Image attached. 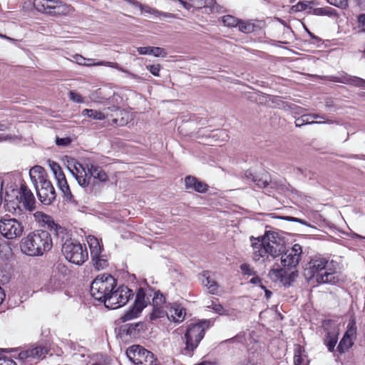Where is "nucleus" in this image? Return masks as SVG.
<instances>
[{
	"instance_id": "ddd939ff",
	"label": "nucleus",
	"mask_w": 365,
	"mask_h": 365,
	"mask_svg": "<svg viewBox=\"0 0 365 365\" xmlns=\"http://www.w3.org/2000/svg\"><path fill=\"white\" fill-rule=\"evenodd\" d=\"M68 170L76 180L78 184L87 192L91 193L94 190V182H91V178H88V170L82 164L75 162L73 168Z\"/></svg>"
},
{
	"instance_id": "3c124183",
	"label": "nucleus",
	"mask_w": 365,
	"mask_h": 365,
	"mask_svg": "<svg viewBox=\"0 0 365 365\" xmlns=\"http://www.w3.org/2000/svg\"><path fill=\"white\" fill-rule=\"evenodd\" d=\"M197 344H185V347L182 351V354L187 356H191L192 352L197 348Z\"/></svg>"
},
{
	"instance_id": "f257e3e1",
	"label": "nucleus",
	"mask_w": 365,
	"mask_h": 365,
	"mask_svg": "<svg viewBox=\"0 0 365 365\" xmlns=\"http://www.w3.org/2000/svg\"><path fill=\"white\" fill-rule=\"evenodd\" d=\"M252 258L255 262L264 261L269 256L275 258L285 251L284 241L275 232H267L264 236L250 237Z\"/></svg>"
},
{
	"instance_id": "8fccbe9b",
	"label": "nucleus",
	"mask_w": 365,
	"mask_h": 365,
	"mask_svg": "<svg viewBox=\"0 0 365 365\" xmlns=\"http://www.w3.org/2000/svg\"><path fill=\"white\" fill-rule=\"evenodd\" d=\"M34 216L36 219L38 220H41L44 223L50 224L51 222V217L50 216L41 212H36L34 214Z\"/></svg>"
},
{
	"instance_id": "9d476101",
	"label": "nucleus",
	"mask_w": 365,
	"mask_h": 365,
	"mask_svg": "<svg viewBox=\"0 0 365 365\" xmlns=\"http://www.w3.org/2000/svg\"><path fill=\"white\" fill-rule=\"evenodd\" d=\"M49 165L56 180L57 186L63 194L65 200L68 202L76 205L77 202L70 190L66 176L59 165L53 161H50Z\"/></svg>"
},
{
	"instance_id": "e2e57ef3",
	"label": "nucleus",
	"mask_w": 365,
	"mask_h": 365,
	"mask_svg": "<svg viewBox=\"0 0 365 365\" xmlns=\"http://www.w3.org/2000/svg\"><path fill=\"white\" fill-rule=\"evenodd\" d=\"M327 344V349L329 351H331V352L336 351V348H335L336 344Z\"/></svg>"
},
{
	"instance_id": "c03bdc74",
	"label": "nucleus",
	"mask_w": 365,
	"mask_h": 365,
	"mask_svg": "<svg viewBox=\"0 0 365 365\" xmlns=\"http://www.w3.org/2000/svg\"><path fill=\"white\" fill-rule=\"evenodd\" d=\"M240 269L243 274H247L249 276L255 274V271L254 270L253 267H252L249 264H242L240 265Z\"/></svg>"
},
{
	"instance_id": "2eb2a0df",
	"label": "nucleus",
	"mask_w": 365,
	"mask_h": 365,
	"mask_svg": "<svg viewBox=\"0 0 365 365\" xmlns=\"http://www.w3.org/2000/svg\"><path fill=\"white\" fill-rule=\"evenodd\" d=\"M210 326V321L204 320L190 324L185 333L186 342H200L205 334V329Z\"/></svg>"
},
{
	"instance_id": "774afa93",
	"label": "nucleus",
	"mask_w": 365,
	"mask_h": 365,
	"mask_svg": "<svg viewBox=\"0 0 365 365\" xmlns=\"http://www.w3.org/2000/svg\"><path fill=\"white\" fill-rule=\"evenodd\" d=\"M213 309H215V311L216 312H218V313H221V312L223 311V307L220 304H215V307H213Z\"/></svg>"
},
{
	"instance_id": "6ab92c4d",
	"label": "nucleus",
	"mask_w": 365,
	"mask_h": 365,
	"mask_svg": "<svg viewBox=\"0 0 365 365\" xmlns=\"http://www.w3.org/2000/svg\"><path fill=\"white\" fill-rule=\"evenodd\" d=\"M19 195H20V202H22L26 210L29 211L34 210L36 202L34 195L26 185H21Z\"/></svg>"
},
{
	"instance_id": "423d86ee",
	"label": "nucleus",
	"mask_w": 365,
	"mask_h": 365,
	"mask_svg": "<svg viewBox=\"0 0 365 365\" xmlns=\"http://www.w3.org/2000/svg\"><path fill=\"white\" fill-rule=\"evenodd\" d=\"M61 252L69 262L76 265H82L88 259L86 245L81 244L76 240H66L62 245Z\"/></svg>"
},
{
	"instance_id": "6e6d98bb",
	"label": "nucleus",
	"mask_w": 365,
	"mask_h": 365,
	"mask_svg": "<svg viewBox=\"0 0 365 365\" xmlns=\"http://www.w3.org/2000/svg\"><path fill=\"white\" fill-rule=\"evenodd\" d=\"M147 69L155 76H159V73L160 71V66L159 64L157 65H150L147 66Z\"/></svg>"
},
{
	"instance_id": "5fc2aeb1",
	"label": "nucleus",
	"mask_w": 365,
	"mask_h": 365,
	"mask_svg": "<svg viewBox=\"0 0 365 365\" xmlns=\"http://www.w3.org/2000/svg\"><path fill=\"white\" fill-rule=\"evenodd\" d=\"M352 345L353 344H338L336 346V351L339 354H341L344 353L346 351L349 350Z\"/></svg>"
},
{
	"instance_id": "4c0bfd02",
	"label": "nucleus",
	"mask_w": 365,
	"mask_h": 365,
	"mask_svg": "<svg viewBox=\"0 0 365 365\" xmlns=\"http://www.w3.org/2000/svg\"><path fill=\"white\" fill-rule=\"evenodd\" d=\"M222 22L225 26L235 27L237 26V24H239V19H236L233 16L226 15L222 17Z\"/></svg>"
},
{
	"instance_id": "4d7b16f0",
	"label": "nucleus",
	"mask_w": 365,
	"mask_h": 365,
	"mask_svg": "<svg viewBox=\"0 0 365 365\" xmlns=\"http://www.w3.org/2000/svg\"><path fill=\"white\" fill-rule=\"evenodd\" d=\"M31 355H32V351H31V350L29 349L19 352V359L21 361H24L29 358H32Z\"/></svg>"
},
{
	"instance_id": "a211bd4d",
	"label": "nucleus",
	"mask_w": 365,
	"mask_h": 365,
	"mask_svg": "<svg viewBox=\"0 0 365 365\" xmlns=\"http://www.w3.org/2000/svg\"><path fill=\"white\" fill-rule=\"evenodd\" d=\"M1 182H4V185L5 186L4 200L11 202L14 198H18L19 190L14 180V177L11 175H7L1 180Z\"/></svg>"
},
{
	"instance_id": "ea45409f",
	"label": "nucleus",
	"mask_w": 365,
	"mask_h": 365,
	"mask_svg": "<svg viewBox=\"0 0 365 365\" xmlns=\"http://www.w3.org/2000/svg\"><path fill=\"white\" fill-rule=\"evenodd\" d=\"M297 170L298 173L302 175L305 178H308L309 180H314L317 178V173L307 168L303 169L298 168Z\"/></svg>"
},
{
	"instance_id": "c85d7f7f",
	"label": "nucleus",
	"mask_w": 365,
	"mask_h": 365,
	"mask_svg": "<svg viewBox=\"0 0 365 365\" xmlns=\"http://www.w3.org/2000/svg\"><path fill=\"white\" fill-rule=\"evenodd\" d=\"M314 123L331 124V123H333V121L331 120H329V119H327V120H324V121H314V120H312L311 114L303 115L302 117L296 119V120H295V124H296L297 127H301L303 125L314 124Z\"/></svg>"
},
{
	"instance_id": "4468645a",
	"label": "nucleus",
	"mask_w": 365,
	"mask_h": 365,
	"mask_svg": "<svg viewBox=\"0 0 365 365\" xmlns=\"http://www.w3.org/2000/svg\"><path fill=\"white\" fill-rule=\"evenodd\" d=\"M34 7L39 12L59 14L66 13L68 9L59 0H34Z\"/></svg>"
},
{
	"instance_id": "c9c22d12",
	"label": "nucleus",
	"mask_w": 365,
	"mask_h": 365,
	"mask_svg": "<svg viewBox=\"0 0 365 365\" xmlns=\"http://www.w3.org/2000/svg\"><path fill=\"white\" fill-rule=\"evenodd\" d=\"M153 307H163L165 302L164 296L159 292H154L151 297Z\"/></svg>"
},
{
	"instance_id": "f8f14e48",
	"label": "nucleus",
	"mask_w": 365,
	"mask_h": 365,
	"mask_svg": "<svg viewBox=\"0 0 365 365\" xmlns=\"http://www.w3.org/2000/svg\"><path fill=\"white\" fill-rule=\"evenodd\" d=\"M281 257V265L288 271L296 270L302 255V247L299 244H294L291 249L284 252Z\"/></svg>"
},
{
	"instance_id": "cd10ccee",
	"label": "nucleus",
	"mask_w": 365,
	"mask_h": 365,
	"mask_svg": "<svg viewBox=\"0 0 365 365\" xmlns=\"http://www.w3.org/2000/svg\"><path fill=\"white\" fill-rule=\"evenodd\" d=\"M88 244L91 250V256L92 260L95 259V257H99L101 254V247L98 240L94 236H88L87 239Z\"/></svg>"
},
{
	"instance_id": "412c9836",
	"label": "nucleus",
	"mask_w": 365,
	"mask_h": 365,
	"mask_svg": "<svg viewBox=\"0 0 365 365\" xmlns=\"http://www.w3.org/2000/svg\"><path fill=\"white\" fill-rule=\"evenodd\" d=\"M115 112L119 110V108L117 106H112L104 108L103 111H99L94 109H84L82 110V115L87 116L94 120H104L108 115V111Z\"/></svg>"
},
{
	"instance_id": "de8ad7c7",
	"label": "nucleus",
	"mask_w": 365,
	"mask_h": 365,
	"mask_svg": "<svg viewBox=\"0 0 365 365\" xmlns=\"http://www.w3.org/2000/svg\"><path fill=\"white\" fill-rule=\"evenodd\" d=\"M74 58H75L76 63L79 65H83V66H94L93 63H87V61H93V59H91V58H86L81 55H76L74 57Z\"/></svg>"
},
{
	"instance_id": "f03ea898",
	"label": "nucleus",
	"mask_w": 365,
	"mask_h": 365,
	"mask_svg": "<svg viewBox=\"0 0 365 365\" xmlns=\"http://www.w3.org/2000/svg\"><path fill=\"white\" fill-rule=\"evenodd\" d=\"M337 264L325 258L312 259L304 269V276L308 280H315L318 284H335L339 281Z\"/></svg>"
},
{
	"instance_id": "39448f33",
	"label": "nucleus",
	"mask_w": 365,
	"mask_h": 365,
	"mask_svg": "<svg viewBox=\"0 0 365 365\" xmlns=\"http://www.w3.org/2000/svg\"><path fill=\"white\" fill-rule=\"evenodd\" d=\"M115 287L116 280L110 274L98 275L91 283V294L96 300L105 304Z\"/></svg>"
},
{
	"instance_id": "a18cd8bd",
	"label": "nucleus",
	"mask_w": 365,
	"mask_h": 365,
	"mask_svg": "<svg viewBox=\"0 0 365 365\" xmlns=\"http://www.w3.org/2000/svg\"><path fill=\"white\" fill-rule=\"evenodd\" d=\"M68 98L71 101L75 103H81L83 102V98L82 96L79 93L73 91H71L68 93Z\"/></svg>"
},
{
	"instance_id": "9b49d317",
	"label": "nucleus",
	"mask_w": 365,
	"mask_h": 365,
	"mask_svg": "<svg viewBox=\"0 0 365 365\" xmlns=\"http://www.w3.org/2000/svg\"><path fill=\"white\" fill-rule=\"evenodd\" d=\"M68 269L62 264H58L54 267L51 278L44 285V289L48 293L61 290L63 285V278L67 274Z\"/></svg>"
},
{
	"instance_id": "b1692460",
	"label": "nucleus",
	"mask_w": 365,
	"mask_h": 365,
	"mask_svg": "<svg viewBox=\"0 0 365 365\" xmlns=\"http://www.w3.org/2000/svg\"><path fill=\"white\" fill-rule=\"evenodd\" d=\"M294 363V365H309V364L307 351L304 346H302L300 344L295 345Z\"/></svg>"
},
{
	"instance_id": "58836bf2",
	"label": "nucleus",
	"mask_w": 365,
	"mask_h": 365,
	"mask_svg": "<svg viewBox=\"0 0 365 365\" xmlns=\"http://www.w3.org/2000/svg\"><path fill=\"white\" fill-rule=\"evenodd\" d=\"M356 29L358 32L365 33V14H361L357 16Z\"/></svg>"
},
{
	"instance_id": "c756f323",
	"label": "nucleus",
	"mask_w": 365,
	"mask_h": 365,
	"mask_svg": "<svg viewBox=\"0 0 365 365\" xmlns=\"http://www.w3.org/2000/svg\"><path fill=\"white\" fill-rule=\"evenodd\" d=\"M185 316V310L180 306H175L170 309L168 318H172L173 322L179 323L183 321Z\"/></svg>"
},
{
	"instance_id": "72a5a7b5",
	"label": "nucleus",
	"mask_w": 365,
	"mask_h": 365,
	"mask_svg": "<svg viewBox=\"0 0 365 365\" xmlns=\"http://www.w3.org/2000/svg\"><path fill=\"white\" fill-rule=\"evenodd\" d=\"M239 30L241 32L249 34L255 30V24L250 21H242L239 19V24H237Z\"/></svg>"
},
{
	"instance_id": "bf43d9fd",
	"label": "nucleus",
	"mask_w": 365,
	"mask_h": 365,
	"mask_svg": "<svg viewBox=\"0 0 365 365\" xmlns=\"http://www.w3.org/2000/svg\"><path fill=\"white\" fill-rule=\"evenodd\" d=\"M314 14L317 15H324L327 14V11L324 8H317L314 9Z\"/></svg>"
},
{
	"instance_id": "69168bd1",
	"label": "nucleus",
	"mask_w": 365,
	"mask_h": 365,
	"mask_svg": "<svg viewBox=\"0 0 365 365\" xmlns=\"http://www.w3.org/2000/svg\"><path fill=\"white\" fill-rule=\"evenodd\" d=\"M311 116L312 120H314V119H324V120H327L324 115H320L318 114H311Z\"/></svg>"
},
{
	"instance_id": "bb28decb",
	"label": "nucleus",
	"mask_w": 365,
	"mask_h": 365,
	"mask_svg": "<svg viewBox=\"0 0 365 365\" xmlns=\"http://www.w3.org/2000/svg\"><path fill=\"white\" fill-rule=\"evenodd\" d=\"M356 336V327L354 319L349 320L346 331L339 342H352Z\"/></svg>"
},
{
	"instance_id": "09e8293b",
	"label": "nucleus",
	"mask_w": 365,
	"mask_h": 365,
	"mask_svg": "<svg viewBox=\"0 0 365 365\" xmlns=\"http://www.w3.org/2000/svg\"><path fill=\"white\" fill-rule=\"evenodd\" d=\"M0 365H16V364L11 357L3 354L0 356Z\"/></svg>"
},
{
	"instance_id": "2f4dec72",
	"label": "nucleus",
	"mask_w": 365,
	"mask_h": 365,
	"mask_svg": "<svg viewBox=\"0 0 365 365\" xmlns=\"http://www.w3.org/2000/svg\"><path fill=\"white\" fill-rule=\"evenodd\" d=\"M252 181L258 187L263 188L267 187L269 185V178L267 173H263L261 176H253Z\"/></svg>"
},
{
	"instance_id": "052dcab7",
	"label": "nucleus",
	"mask_w": 365,
	"mask_h": 365,
	"mask_svg": "<svg viewBox=\"0 0 365 365\" xmlns=\"http://www.w3.org/2000/svg\"><path fill=\"white\" fill-rule=\"evenodd\" d=\"M180 4L187 10H190L192 7V5L188 4L187 2L183 1V0H178Z\"/></svg>"
},
{
	"instance_id": "6e6552de",
	"label": "nucleus",
	"mask_w": 365,
	"mask_h": 365,
	"mask_svg": "<svg viewBox=\"0 0 365 365\" xmlns=\"http://www.w3.org/2000/svg\"><path fill=\"white\" fill-rule=\"evenodd\" d=\"M133 296V292L127 286L121 285L117 289H113L110 295L105 301L106 307L115 309L125 305L131 297Z\"/></svg>"
},
{
	"instance_id": "7ed1b4c3",
	"label": "nucleus",
	"mask_w": 365,
	"mask_h": 365,
	"mask_svg": "<svg viewBox=\"0 0 365 365\" xmlns=\"http://www.w3.org/2000/svg\"><path fill=\"white\" fill-rule=\"evenodd\" d=\"M52 238L48 231L38 230L28 234L21 240V250L29 256H42L52 247Z\"/></svg>"
},
{
	"instance_id": "dca6fc26",
	"label": "nucleus",
	"mask_w": 365,
	"mask_h": 365,
	"mask_svg": "<svg viewBox=\"0 0 365 365\" xmlns=\"http://www.w3.org/2000/svg\"><path fill=\"white\" fill-rule=\"evenodd\" d=\"M269 277L274 281H280L284 282L287 279L294 280L297 276V271H289L284 267L275 264L269 272Z\"/></svg>"
},
{
	"instance_id": "37998d69",
	"label": "nucleus",
	"mask_w": 365,
	"mask_h": 365,
	"mask_svg": "<svg viewBox=\"0 0 365 365\" xmlns=\"http://www.w3.org/2000/svg\"><path fill=\"white\" fill-rule=\"evenodd\" d=\"M197 181V179L192 176H187L185 178V185L186 187V189H191L195 190L196 187V182Z\"/></svg>"
},
{
	"instance_id": "49530a36",
	"label": "nucleus",
	"mask_w": 365,
	"mask_h": 365,
	"mask_svg": "<svg viewBox=\"0 0 365 365\" xmlns=\"http://www.w3.org/2000/svg\"><path fill=\"white\" fill-rule=\"evenodd\" d=\"M328 2L336 7L346 9L348 6V0H327Z\"/></svg>"
},
{
	"instance_id": "f704fd0d",
	"label": "nucleus",
	"mask_w": 365,
	"mask_h": 365,
	"mask_svg": "<svg viewBox=\"0 0 365 365\" xmlns=\"http://www.w3.org/2000/svg\"><path fill=\"white\" fill-rule=\"evenodd\" d=\"M168 314L163 307H153V311L150 314V318L151 320H155L165 316L168 317Z\"/></svg>"
},
{
	"instance_id": "e433bc0d",
	"label": "nucleus",
	"mask_w": 365,
	"mask_h": 365,
	"mask_svg": "<svg viewBox=\"0 0 365 365\" xmlns=\"http://www.w3.org/2000/svg\"><path fill=\"white\" fill-rule=\"evenodd\" d=\"M30 350L31 351H32V358L43 357L48 352L47 348L42 346H37L36 347L30 349Z\"/></svg>"
},
{
	"instance_id": "aec40b11",
	"label": "nucleus",
	"mask_w": 365,
	"mask_h": 365,
	"mask_svg": "<svg viewBox=\"0 0 365 365\" xmlns=\"http://www.w3.org/2000/svg\"><path fill=\"white\" fill-rule=\"evenodd\" d=\"M323 327L327 337L325 342H337L339 333L338 324L331 320H326L323 322Z\"/></svg>"
},
{
	"instance_id": "5701e85b",
	"label": "nucleus",
	"mask_w": 365,
	"mask_h": 365,
	"mask_svg": "<svg viewBox=\"0 0 365 365\" xmlns=\"http://www.w3.org/2000/svg\"><path fill=\"white\" fill-rule=\"evenodd\" d=\"M86 168L88 170V178H91V179L93 178L101 182L108 181V178L107 174L101 167L93 164H86Z\"/></svg>"
},
{
	"instance_id": "473e14b6",
	"label": "nucleus",
	"mask_w": 365,
	"mask_h": 365,
	"mask_svg": "<svg viewBox=\"0 0 365 365\" xmlns=\"http://www.w3.org/2000/svg\"><path fill=\"white\" fill-rule=\"evenodd\" d=\"M135 365H157L156 359L150 351H148L140 359L139 363Z\"/></svg>"
},
{
	"instance_id": "a19ab883",
	"label": "nucleus",
	"mask_w": 365,
	"mask_h": 365,
	"mask_svg": "<svg viewBox=\"0 0 365 365\" xmlns=\"http://www.w3.org/2000/svg\"><path fill=\"white\" fill-rule=\"evenodd\" d=\"M130 3L135 6H138L140 9V10L142 11V12H146V13L153 14L158 13V11L155 9H152L148 6L142 5L135 0H130Z\"/></svg>"
},
{
	"instance_id": "f3484780",
	"label": "nucleus",
	"mask_w": 365,
	"mask_h": 365,
	"mask_svg": "<svg viewBox=\"0 0 365 365\" xmlns=\"http://www.w3.org/2000/svg\"><path fill=\"white\" fill-rule=\"evenodd\" d=\"M329 80L333 82L345 83L365 88L364 79L357 76H352L345 73H341L338 76H331L329 77Z\"/></svg>"
},
{
	"instance_id": "1a4fd4ad",
	"label": "nucleus",
	"mask_w": 365,
	"mask_h": 365,
	"mask_svg": "<svg viewBox=\"0 0 365 365\" xmlns=\"http://www.w3.org/2000/svg\"><path fill=\"white\" fill-rule=\"evenodd\" d=\"M24 231V226L15 218L4 217L0 220V234L8 240L19 237Z\"/></svg>"
},
{
	"instance_id": "4be33fe9",
	"label": "nucleus",
	"mask_w": 365,
	"mask_h": 365,
	"mask_svg": "<svg viewBox=\"0 0 365 365\" xmlns=\"http://www.w3.org/2000/svg\"><path fill=\"white\" fill-rule=\"evenodd\" d=\"M144 347L139 344H133L126 351V355L130 361L136 364L139 359L148 351Z\"/></svg>"
},
{
	"instance_id": "7c9ffc66",
	"label": "nucleus",
	"mask_w": 365,
	"mask_h": 365,
	"mask_svg": "<svg viewBox=\"0 0 365 365\" xmlns=\"http://www.w3.org/2000/svg\"><path fill=\"white\" fill-rule=\"evenodd\" d=\"M94 66H108V67H110V68H115L123 73H126L128 76L133 78H135V79H138L140 78L139 76H138L137 75L134 74V73H130L129 71L126 70V69H124L122 67H120L119 66L118 63H115V62H110V61H98L96 62V63H93Z\"/></svg>"
},
{
	"instance_id": "393cba45",
	"label": "nucleus",
	"mask_w": 365,
	"mask_h": 365,
	"mask_svg": "<svg viewBox=\"0 0 365 365\" xmlns=\"http://www.w3.org/2000/svg\"><path fill=\"white\" fill-rule=\"evenodd\" d=\"M200 279L201 280L202 284L207 287L209 293L212 294H217L218 290V284L214 279L210 277L209 272H203Z\"/></svg>"
},
{
	"instance_id": "864d4df0",
	"label": "nucleus",
	"mask_w": 365,
	"mask_h": 365,
	"mask_svg": "<svg viewBox=\"0 0 365 365\" xmlns=\"http://www.w3.org/2000/svg\"><path fill=\"white\" fill-rule=\"evenodd\" d=\"M196 184H197L196 187L194 190L195 191L201 192V193L205 192L207 191V184H205L203 182L199 181L198 180H197Z\"/></svg>"
},
{
	"instance_id": "338daca9",
	"label": "nucleus",
	"mask_w": 365,
	"mask_h": 365,
	"mask_svg": "<svg viewBox=\"0 0 365 365\" xmlns=\"http://www.w3.org/2000/svg\"><path fill=\"white\" fill-rule=\"evenodd\" d=\"M215 135L225 137V140L228 137L225 130H218Z\"/></svg>"
},
{
	"instance_id": "680f3d73",
	"label": "nucleus",
	"mask_w": 365,
	"mask_h": 365,
	"mask_svg": "<svg viewBox=\"0 0 365 365\" xmlns=\"http://www.w3.org/2000/svg\"><path fill=\"white\" fill-rule=\"evenodd\" d=\"M3 186H4V182H1V180H0V205L2 202L3 199L4 198V192H3Z\"/></svg>"
},
{
	"instance_id": "603ef678",
	"label": "nucleus",
	"mask_w": 365,
	"mask_h": 365,
	"mask_svg": "<svg viewBox=\"0 0 365 365\" xmlns=\"http://www.w3.org/2000/svg\"><path fill=\"white\" fill-rule=\"evenodd\" d=\"M71 142V140L70 138H58L57 137L56 138V143L58 146H67Z\"/></svg>"
},
{
	"instance_id": "79ce46f5",
	"label": "nucleus",
	"mask_w": 365,
	"mask_h": 365,
	"mask_svg": "<svg viewBox=\"0 0 365 365\" xmlns=\"http://www.w3.org/2000/svg\"><path fill=\"white\" fill-rule=\"evenodd\" d=\"M93 261L94 262L95 268L98 270L103 269L108 266L107 261L102 259L101 255L98 257H95V259Z\"/></svg>"
},
{
	"instance_id": "20e7f679",
	"label": "nucleus",
	"mask_w": 365,
	"mask_h": 365,
	"mask_svg": "<svg viewBox=\"0 0 365 365\" xmlns=\"http://www.w3.org/2000/svg\"><path fill=\"white\" fill-rule=\"evenodd\" d=\"M29 175L35 184L39 200L44 205H50L56 199L55 189L51 182L46 178L44 169L38 165L33 167Z\"/></svg>"
},
{
	"instance_id": "0eeeda50",
	"label": "nucleus",
	"mask_w": 365,
	"mask_h": 365,
	"mask_svg": "<svg viewBox=\"0 0 365 365\" xmlns=\"http://www.w3.org/2000/svg\"><path fill=\"white\" fill-rule=\"evenodd\" d=\"M153 294V289L148 287L140 288L136 293L133 307L123 317L124 321L136 318L148 304L150 302Z\"/></svg>"
},
{
	"instance_id": "13d9d810",
	"label": "nucleus",
	"mask_w": 365,
	"mask_h": 365,
	"mask_svg": "<svg viewBox=\"0 0 365 365\" xmlns=\"http://www.w3.org/2000/svg\"><path fill=\"white\" fill-rule=\"evenodd\" d=\"M250 282L253 284H258L262 289H265V287L262 283V279L257 276L253 277Z\"/></svg>"
},
{
	"instance_id": "a878e982",
	"label": "nucleus",
	"mask_w": 365,
	"mask_h": 365,
	"mask_svg": "<svg viewBox=\"0 0 365 365\" xmlns=\"http://www.w3.org/2000/svg\"><path fill=\"white\" fill-rule=\"evenodd\" d=\"M138 52L140 55H153L155 57H165L167 55V52L165 50L160 47H153V46H143L138 47L137 48Z\"/></svg>"
},
{
	"instance_id": "0e129e2a",
	"label": "nucleus",
	"mask_w": 365,
	"mask_h": 365,
	"mask_svg": "<svg viewBox=\"0 0 365 365\" xmlns=\"http://www.w3.org/2000/svg\"><path fill=\"white\" fill-rule=\"evenodd\" d=\"M287 219L289 221L298 222H300L302 224H305V222H304L303 220H301V219H299V218H296V217H287Z\"/></svg>"
}]
</instances>
